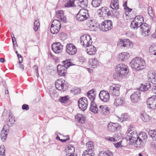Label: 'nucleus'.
Instances as JSON below:
<instances>
[{"mask_svg": "<svg viewBox=\"0 0 156 156\" xmlns=\"http://www.w3.org/2000/svg\"><path fill=\"white\" fill-rule=\"evenodd\" d=\"M10 125H13L15 122V119L14 117L10 115Z\"/></svg>", "mask_w": 156, "mask_h": 156, "instance_id": "bf43d9fd", "label": "nucleus"}, {"mask_svg": "<svg viewBox=\"0 0 156 156\" xmlns=\"http://www.w3.org/2000/svg\"><path fill=\"white\" fill-rule=\"evenodd\" d=\"M156 48V45H151L149 48V51L151 53L153 54L154 52L155 51Z\"/></svg>", "mask_w": 156, "mask_h": 156, "instance_id": "4d7b16f0", "label": "nucleus"}, {"mask_svg": "<svg viewBox=\"0 0 156 156\" xmlns=\"http://www.w3.org/2000/svg\"><path fill=\"white\" fill-rule=\"evenodd\" d=\"M105 138L106 140H109L110 141H115V139L113 137L107 136Z\"/></svg>", "mask_w": 156, "mask_h": 156, "instance_id": "e2e57ef3", "label": "nucleus"}, {"mask_svg": "<svg viewBox=\"0 0 156 156\" xmlns=\"http://www.w3.org/2000/svg\"><path fill=\"white\" fill-rule=\"evenodd\" d=\"M69 98L68 96H65L63 97H61L59 99L60 102L62 103H65L68 101Z\"/></svg>", "mask_w": 156, "mask_h": 156, "instance_id": "603ef678", "label": "nucleus"}, {"mask_svg": "<svg viewBox=\"0 0 156 156\" xmlns=\"http://www.w3.org/2000/svg\"><path fill=\"white\" fill-rule=\"evenodd\" d=\"M142 35L144 37H146L150 35L151 33V27L150 25L146 23H143L140 27Z\"/></svg>", "mask_w": 156, "mask_h": 156, "instance_id": "1a4fd4ad", "label": "nucleus"}, {"mask_svg": "<svg viewBox=\"0 0 156 156\" xmlns=\"http://www.w3.org/2000/svg\"><path fill=\"white\" fill-rule=\"evenodd\" d=\"M22 108L23 110H28L29 109V105L26 104H24L23 105Z\"/></svg>", "mask_w": 156, "mask_h": 156, "instance_id": "680f3d73", "label": "nucleus"}, {"mask_svg": "<svg viewBox=\"0 0 156 156\" xmlns=\"http://www.w3.org/2000/svg\"><path fill=\"white\" fill-rule=\"evenodd\" d=\"M134 143H135L136 145V147H142L144 146L145 143L138 136L136 137V140L134 141L133 144Z\"/></svg>", "mask_w": 156, "mask_h": 156, "instance_id": "2f4dec72", "label": "nucleus"}, {"mask_svg": "<svg viewBox=\"0 0 156 156\" xmlns=\"http://www.w3.org/2000/svg\"><path fill=\"white\" fill-rule=\"evenodd\" d=\"M100 112L104 115H106L109 113V109L106 105H101L99 107Z\"/></svg>", "mask_w": 156, "mask_h": 156, "instance_id": "cd10ccee", "label": "nucleus"}, {"mask_svg": "<svg viewBox=\"0 0 156 156\" xmlns=\"http://www.w3.org/2000/svg\"><path fill=\"white\" fill-rule=\"evenodd\" d=\"M88 104L87 100L86 97H83L81 98L78 100L79 108L80 110L83 111L87 109Z\"/></svg>", "mask_w": 156, "mask_h": 156, "instance_id": "4468645a", "label": "nucleus"}, {"mask_svg": "<svg viewBox=\"0 0 156 156\" xmlns=\"http://www.w3.org/2000/svg\"><path fill=\"white\" fill-rule=\"evenodd\" d=\"M140 117L142 120L144 122H147L151 119V117L144 112L141 113Z\"/></svg>", "mask_w": 156, "mask_h": 156, "instance_id": "c9c22d12", "label": "nucleus"}, {"mask_svg": "<svg viewBox=\"0 0 156 156\" xmlns=\"http://www.w3.org/2000/svg\"><path fill=\"white\" fill-rule=\"evenodd\" d=\"M140 93L139 90L134 92L131 96V99L134 103L139 102L140 100Z\"/></svg>", "mask_w": 156, "mask_h": 156, "instance_id": "aec40b11", "label": "nucleus"}, {"mask_svg": "<svg viewBox=\"0 0 156 156\" xmlns=\"http://www.w3.org/2000/svg\"><path fill=\"white\" fill-rule=\"evenodd\" d=\"M87 48L86 51L87 53L90 55H91L94 54L96 53L95 48L93 45H89Z\"/></svg>", "mask_w": 156, "mask_h": 156, "instance_id": "bb28decb", "label": "nucleus"}, {"mask_svg": "<svg viewBox=\"0 0 156 156\" xmlns=\"http://www.w3.org/2000/svg\"><path fill=\"white\" fill-rule=\"evenodd\" d=\"M132 68L136 71H140L144 69L146 67V63L144 60L138 57L133 59L130 63Z\"/></svg>", "mask_w": 156, "mask_h": 156, "instance_id": "f257e3e1", "label": "nucleus"}, {"mask_svg": "<svg viewBox=\"0 0 156 156\" xmlns=\"http://www.w3.org/2000/svg\"><path fill=\"white\" fill-rule=\"evenodd\" d=\"M99 96L103 102H107L110 99V94L107 91L101 90L99 93Z\"/></svg>", "mask_w": 156, "mask_h": 156, "instance_id": "2eb2a0df", "label": "nucleus"}, {"mask_svg": "<svg viewBox=\"0 0 156 156\" xmlns=\"http://www.w3.org/2000/svg\"><path fill=\"white\" fill-rule=\"evenodd\" d=\"M67 138L66 139H60V141H61L62 142H65L66 141H67L69 140V136H67Z\"/></svg>", "mask_w": 156, "mask_h": 156, "instance_id": "774afa93", "label": "nucleus"}, {"mask_svg": "<svg viewBox=\"0 0 156 156\" xmlns=\"http://www.w3.org/2000/svg\"><path fill=\"white\" fill-rule=\"evenodd\" d=\"M98 27L100 30L103 31H107L112 28V23L110 20H106L99 24Z\"/></svg>", "mask_w": 156, "mask_h": 156, "instance_id": "20e7f679", "label": "nucleus"}, {"mask_svg": "<svg viewBox=\"0 0 156 156\" xmlns=\"http://www.w3.org/2000/svg\"><path fill=\"white\" fill-rule=\"evenodd\" d=\"M76 121L80 123H84L85 122V118L83 115L80 114H77L75 116Z\"/></svg>", "mask_w": 156, "mask_h": 156, "instance_id": "c756f323", "label": "nucleus"}, {"mask_svg": "<svg viewBox=\"0 0 156 156\" xmlns=\"http://www.w3.org/2000/svg\"><path fill=\"white\" fill-rule=\"evenodd\" d=\"M5 95L7 97H9V91L8 89L6 87H5Z\"/></svg>", "mask_w": 156, "mask_h": 156, "instance_id": "0e129e2a", "label": "nucleus"}, {"mask_svg": "<svg viewBox=\"0 0 156 156\" xmlns=\"http://www.w3.org/2000/svg\"><path fill=\"white\" fill-rule=\"evenodd\" d=\"M116 72L113 75L115 79H117L127 74L129 72L127 66L124 64L118 65L115 68Z\"/></svg>", "mask_w": 156, "mask_h": 156, "instance_id": "f03ea898", "label": "nucleus"}, {"mask_svg": "<svg viewBox=\"0 0 156 156\" xmlns=\"http://www.w3.org/2000/svg\"><path fill=\"white\" fill-rule=\"evenodd\" d=\"M81 91V90L78 88H73L70 90L71 93L75 95L80 93Z\"/></svg>", "mask_w": 156, "mask_h": 156, "instance_id": "3c124183", "label": "nucleus"}, {"mask_svg": "<svg viewBox=\"0 0 156 156\" xmlns=\"http://www.w3.org/2000/svg\"><path fill=\"white\" fill-rule=\"evenodd\" d=\"M77 5L82 8H84L86 7L88 4V1L87 0H77Z\"/></svg>", "mask_w": 156, "mask_h": 156, "instance_id": "7c9ffc66", "label": "nucleus"}, {"mask_svg": "<svg viewBox=\"0 0 156 156\" xmlns=\"http://www.w3.org/2000/svg\"><path fill=\"white\" fill-rule=\"evenodd\" d=\"M60 27L58 28L56 26L51 25L50 31L52 34H55L57 33L60 30Z\"/></svg>", "mask_w": 156, "mask_h": 156, "instance_id": "a19ab883", "label": "nucleus"}, {"mask_svg": "<svg viewBox=\"0 0 156 156\" xmlns=\"http://www.w3.org/2000/svg\"><path fill=\"white\" fill-rule=\"evenodd\" d=\"M55 86L56 88L58 90L64 91L67 88L68 84L63 79H61L56 81Z\"/></svg>", "mask_w": 156, "mask_h": 156, "instance_id": "39448f33", "label": "nucleus"}, {"mask_svg": "<svg viewBox=\"0 0 156 156\" xmlns=\"http://www.w3.org/2000/svg\"><path fill=\"white\" fill-rule=\"evenodd\" d=\"M99 25L95 22L94 24H91V25H89V28L91 31H95L98 29V27Z\"/></svg>", "mask_w": 156, "mask_h": 156, "instance_id": "a18cd8bd", "label": "nucleus"}, {"mask_svg": "<svg viewBox=\"0 0 156 156\" xmlns=\"http://www.w3.org/2000/svg\"><path fill=\"white\" fill-rule=\"evenodd\" d=\"M75 0H63L64 2H65L64 6L65 7L70 8L75 6L74 2Z\"/></svg>", "mask_w": 156, "mask_h": 156, "instance_id": "c85d7f7f", "label": "nucleus"}, {"mask_svg": "<svg viewBox=\"0 0 156 156\" xmlns=\"http://www.w3.org/2000/svg\"><path fill=\"white\" fill-rule=\"evenodd\" d=\"M129 57V55L128 53L123 52L119 54L118 56L119 60L122 61L126 60Z\"/></svg>", "mask_w": 156, "mask_h": 156, "instance_id": "a878e982", "label": "nucleus"}, {"mask_svg": "<svg viewBox=\"0 0 156 156\" xmlns=\"http://www.w3.org/2000/svg\"><path fill=\"white\" fill-rule=\"evenodd\" d=\"M40 23L39 20H37L35 21L34 23V30L35 31H37L38 28L40 27Z\"/></svg>", "mask_w": 156, "mask_h": 156, "instance_id": "09e8293b", "label": "nucleus"}, {"mask_svg": "<svg viewBox=\"0 0 156 156\" xmlns=\"http://www.w3.org/2000/svg\"><path fill=\"white\" fill-rule=\"evenodd\" d=\"M147 105L148 108L156 109V96H153L148 98L147 101Z\"/></svg>", "mask_w": 156, "mask_h": 156, "instance_id": "ddd939ff", "label": "nucleus"}, {"mask_svg": "<svg viewBox=\"0 0 156 156\" xmlns=\"http://www.w3.org/2000/svg\"><path fill=\"white\" fill-rule=\"evenodd\" d=\"M66 150L68 151L67 152L68 155L75 154L74 153L75 150V148L72 145H69L68 146L67 148H66Z\"/></svg>", "mask_w": 156, "mask_h": 156, "instance_id": "58836bf2", "label": "nucleus"}, {"mask_svg": "<svg viewBox=\"0 0 156 156\" xmlns=\"http://www.w3.org/2000/svg\"><path fill=\"white\" fill-rule=\"evenodd\" d=\"M127 131L126 140L127 141L129 140L131 144H133L137 136L136 132L133 130L129 129H128Z\"/></svg>", "mask_w": 156, "mask_h": 156, "instance_id": "6e6552de", "label": "nucleus"}, {"mask_svg": "<svg viewBox=\"0 0 156 156\" xmlns=\"http://www.w3.org/2000/svg\"><path fill=\"white\" fill-rule=\"evenodd\" d=\"M95 22V21L94 20H89L87 22V25L89 27V25H91V24H94Z\"/></svg>", "mask_w": 156, "mask_h": 156, "instance_id": "13d9d810", "label": "nucleus"}, {"mask_svg": "<svg viewBox=\"0 0 156 156\" xmlns=\"http://www.w3.org/2000/svg\"><path fill=\"white\" fill-rule=\"evenodd\" d=\"M151 87V84L149 81L146 82L144 84H141L140 87V90L143 91H147Z\"/></svg>", "mask_w": 156, "mask_h": 156, "instance_id": "393cba45", "label": "nucleus"}, {"mask_svg": "<svg viewBox=\"0 0 156 156\" xmlns=\"http://www.w3.org/2000/svg\"><path fill=\"white\" fill-rule=\"evenodd\" d=\"M108 130L112 132H117L121 129V125L117 123L110 122L107 126Z\"/></svg>", "mask_w": 156, "mask_h": 156, "instance_id": "9d476101", "label": "nucleus"}, {"mask_svg": "<svg viewBox=\"0 0 156 156\" xmlns=\"http://www.w3.org/2000/svg\"><path fill=\"white\" fill-rule=\"evenodd\" d=\"M94 151L91 149L90 150H86L83 151V156H95V153L94 152Z\"/></svg>", "mask_w": 156, "mask_h": 156, "instance_id": "e433bc0d", "label": "nucleus"}, {"mask_svg": "<svg viewBox=\"0 0 156 156\" xmlns=\"http://www.w3.org/2000/svg\"><path fill=\"white\" fill-rule=\"evenodd\" d=\"M118 117L119 118L118 119L119 121L122 122L123 121L126 120L128 119V116L127 113H125L122 114L120 118L119 117Z\"/></svg>", "mask_w": 156, "mask_h": 156, "instance_id": "37998d69", "label": "nucleus"}, {"mask_svg": "<svg viewBox=\"0 0 156 156\" xmlns=\"http://www.w3.org/2000/svg\"><path fill=\"white\" fill-rule=\"evenodd\" d=\"M93 143V142L90 141L86 144V146L88 148L87 150H90V151L92 149V151H94V148Z\"/></svg>", "mask_w": 156, "mask_h": 156, "instance_id": "de8ad7c7", "label": "nucleus"}, {"mask_svg": "<svg viewBox=\"0 0 156 156\" xmlns=\"http://www.w3.org/2000/svg\"><path fill=\"white\" fill-rule=\"evenodd\" d=\"M89 16L88 11L86 9H81L76 16V20L82 21L87 19Z\"/></svg>", "mask_w": 156, "mask_h": 156, "instance_id": "0eeeda50", "label": "nucleus"}, {"mask_svg": "<svg viewBox=\"0 0 156 156\" xmlns=\"http://www.w3.org/2000/svg\"><path fill=\"white\" fill-rule=\"evenodd\" d=\"M113 153L109 151H102L99 153V156H113Z\"/></svg>", "mask_w": 156, "mask_h": 156, "instance_id": "4c0bfd02", "label": "nucleus"}, {"mask_svg": "<svg viewBox=\"0 0 156 156\" xmlns=\"http://www.w3.org/2000/svg\"><path fill=\"white\" fill-rule=\"evenodd\" d=\"M66 51L69 55H73L76 53L77 49L73 44L69 43L66 45Z\"/></svg>", "mask_w": 156, "mask_h": 156, "instance_id": "dca6fc26", "label": "nucleus"}, {"mask_svg": "<svg viewBox=\"0 0 156 156\" xmlns=\"http://www.w3.org/2000/svg\"><path fill=\"white\" fill-rule=\"evenodd\" d=\"M63 45L60 42H55L52 45V49L53 51L56 53H61L62 51Z\"/></svg>", "mask_w": 156, "mask_h": 156, "instance_id": "f3484780", "label": "nucleus"}, {"mask_svg": "<svg viewBox=\"0 0 156 156\" xmlns=\"http://www.w3.org/2000/svg\"><path fill=\"white\" fill-rule=\"evenodd\" d=\"M89 65L91 68H96L99 64V62L96 58L90 59L89 61Z\"/></svg>", "mask_w": 156, "mask_h": 156, "instance_id": "5701e85b", "label": "nucleus"}, {"mask_svg": "<svg viewBox=\"0 0 156 156\" xmlns=\"http://www.w3.org/2000/svg\"><path fill=\"white\" fill-rule=\"evenodd\" d=\"M71 59H68L62 62V65H58L57 66V71L59 75L64 76L67 74V68L69 66H73L71 62Z\"/></svg>", "mask_w": 156, "mask_h": 156, "instance_id": "7ed1b4c3", "label": "nucleus"}, {"mask_svg": "<svg viewBox=\"0 0 156 156\" xmlns=\"http://www.w3.org/2000/svg\"><path fill=\"white\" fill-rule=\"evenodd\" d=\"M151 147L154 149L156 148V142H152L151 144Z\"/></svg>", "mask_w": 156, "mask_h": 156, "instance_id": "69168bd1", "label": "nucleus"}, {"mask_svg": "<svg viewBox=\"0 0 156 156\" xmlns=\"http://www.w3.org/2000/svg\"><path fill=\"white\" fill-rule=\"evenodd\" d=\"M80 39L81 45L85 47L89 46L92 43L91 38L88 35L86 34L83 35L81 37Z\"/></svg>", "mask_w": 156, "mask_h": 156, "instance_id": "423d86ee", "label": "nucleus"}, {"mask_svg": "<svg viewBox=\"0 0 156 156\" xmlns=\"http://www.w3.org/2000/svg\"><path fill=\"white\" fill-rule=\"evenodd\" d=\"M101 2L102 0H92L91 4L93 7H97L100 5Z\"/></svg>", "mask_w": 156, "mask_h": 156, "instance_id": "c03bdc74", "label": "nucleus"}, {"mask_svg": "<svg viewBox=\"0 0 156 156\" xmlns=\"http://www.w3.org/2000/svg\"><path fill=\"white\" fill-rule=\"evenodd\" d=\"M95 89H93L89 91L87 94L88 98L91 101H94L96 97V92Z\"/></svg>", "mask_w": 156, "mask_h": 156, "instance_id": "b1692460", "label": "nucleus"}, {"mask_svg": "<svg viewBox=\"0 0 156 156\" xmlns=\"http://www.w3.org/2000/svg\"><path fill=\"white\" fill-rule=\"evenodd\" d=\"M119 0H112L110 6L112 9H119Z\"/></svg>", "mask_w": 156, "mask_h": 156, "instance_id": "f704fd0d", "label": "nucleus"}, {"mask_svg": "<svg viewBox=\"0 0 156 156\" xmlns=\"http://www.w3.org/2000/svg\"><path fill=\"white\" fill-rule=\"evenodd\" d=\"M7 127L9 128L8 125H5L4 126L1 132L0 136L2 140L4 141L6 140L7 138V136L8 133L9 129Z\"/></svg>", "mask_w": 156, "mask_h": 156, "instance_id": "6ab92c4d", "label": "nucleus"}, {"mask_svg": "<svg viewBox=\"0 0 156 156\" xmlns=\"http://www.w3.org/2000/svg\"><path fill=\"white\" fill-rule=\"evenodd\" d=\"M98 13L100 16L105 17L110 15L111 13L109 9L107 7H102L98 11Z\"/></svg>", "mask_w": 156, "mask_h": 156, "instance_id": "a211bd4d", "label": "nucleus"}, {"mask_svg": "<svg viewBox=\"0 0 156 156\" xmlns=\"http://www.w3.org/2000/svg\"><path fill=\"white\" fill-rule=\"evenodd\" d=\"M52 25H54L56 26L58 28L60 27V29L61 28V24L60 21L58 20H53L51 24Z\"/></svg>", "mask_w": 156, "mask_h": 156, "instance_id": "49530a36", "label": "nucleus"}, {"mask_svg": "<svg viewBox=\"0 0 156 156\" xmlns=\"http://www.w3.org/2000/svg\"><path fill=\"white\" fill-rule=\"evenodd\" d=\"M125 102V100L123 97H117L115 100L114 105L115 106H122Z\"/></svg>", "mask_w": 156, "mask_h": 156, "instance_id": "4be33fe9", "label": "nucleus"}, {"mask_svg": "<svg viewBox=\"0 0 156 156\" xmlns=\"http://www.w3.org/2000/svg\"><path fill=\"white\" fill-rule=\"evenodd\" d=\"M151 83L154 84H156V78L154 76V78H152L151 80Z\"/></svg>", "mask_w": 156, "mask_h": 156, "instance_id": "338daca9", "label": "nucleus"}, {"mask_svg": "<svg viewBox=\"0 0 156 156\" xmlns=\"http://www.w3.org/2000/svg\"><path fill=\"white\" fill-rule=\"evenodd\" d=\"M127 2H126L123 4V6L124 7V9L128 12H131L132 10V9L129 8L127 5Z\"/></svg>", "mask_w": 156, "mask_h": 156, "instance_id": "5fc2aeb1", "label": "nucleus"}, {"mask_svg": "<svg viewBox=\"0 0 156 156\" xmlns=\"http://www.w3.org/2000/svg\"><path fill=\"white\" fill-rule=\"evenodd\" d=\"M148 11L149 15L151 16L153 15L152 8L151 7H149L148 8Z\"/></svg>", "mask_w": 156, "mask_h": 156, "instance_id": "052dcab7", "label": "nucleus"}, {"mask_svg": "<svg viewBox=\"0 0 156 156\" xmlns=\"http://www.w3.org/2000/svg\"><path fill=\"white\" fill-rule=\"evenodd\" d=\"M118 46L120 47H123L129 48L133 46V44L128 39H121L119 40L117 43Z\"/></svg>", "mask_w": 156, "mask_h": 156, "instance_id": "f8f14e48", "label": "nucleus"}, {"mask_svg": "<svg viewBox=\"0 0 156 156\" xmlns=\"http://www.w3.org/2000/svg\"><path fill=\"white\" fill-rule=\"evenodd\" d=\"M56 17L64 23L66 22V17L64 16V12L62 10H58L56 12Z\"/></svg>", "mask_w": 156, "mask_h": 156, "instance_id": "412c9836", "label": "nucleus"}, {"mask_svg": "<svg viewBox=\"0 0 156 156\" xmlns=\"http://www.w3.org/2000/svg\"><path fill=\"white\" fill-rule=\"evenodd\" d=\"M5 152V148L3 145L0 146V156H4Z\"/></svg>", "mask_w": 156, "mask_h": 156, "instance_id": "864d4df0", "label": "nucleus"}, {"mask_svg": "<svg viewBox=\"0 0 156 156\" xmlns=\"http://www.w3.org/2000/svg\"><path fill=\"white\" fill-rule=\"evenodd\" d=\"M90 109V111L94 113H97L98 110L97 105L94 101H91V102Z\"/></svg>", "mask_w": 156, "mask_h": 156, "instance_id": "72a5a7b5", "label": "nucleus"}, {"mask_svg": "<svg viewBox=\"0 0 156 156\" xmlns=\"http://www.w3.org/2000/svg\"><path fill=\"white\" fill-rule=\"evenodd\" d=\"M135 22H136L138 24V25L140 26V27L143 24V23L144 22V18L143 17L141 16H137L135 17L134 19Z\"/></svg>", "mask_w": 156, "mask_h": 156, "instance_id": "473e14b6", "label": "nucleus"}, {"mask_svg": "<svg viewBox=\"0 0 156 156\" xmlns=\"http://www.w3.org/2000/svg\"><path fill=\"white\" fill-rule=\"evenodd\" d=\"M148 134L150 136L155 139L156 136V130H150L148 132Z\"/></svg>", "mask_w": 156, "mask_h": 156, "instance_id": "8fccbe9b", "label": "nucleus"}, {"mask_svg": "<svg viewBox=\"0 0 156 156\" xmlns=\"http://www.w3.org/2000/svg\"><path fill=\"white\" fill-rule=\"evenodd\" d=\"M135 21H135V20L134 19L131 23L130 27L131 28L134 30H136L139 27H140V26L138 25V24Z\"/></svg>", "mask_w": 156, "mask_h": 156, "instance_id": "79ce46f5", "label": "nucleus"}, {"mask_svg": "<svg viewBox=\"0 0 156 156\" xmlns=\"http://www.w3.org/2000/svg\"><path fill=\"white\" fill-rule=\"evenodd\" d=\"M138 136L140 139L142 140L144 143L146 142L147 138V134L145 132H141L140 133Z\"/></svg>", "mask_w": 156, "mask_h": 156, "instance_id": "ea45409f", "label": "nucleus"}, {"mask_svg": "<svg viewBox=\"0 0 156 156\" xmlns=\"http://www.w3.org/2000/svg\"><path fill=\"white\" fill-rule=\"evenodd\" d=\"M121 86L119 84H113L110 86L109 92L113 96H118L119 94V89Z\"/></svg>", "mask_w": 156, "mask_h": 156, "instance_id": "9b49d317", "label": "nucleus"}, {"mask_svg": "<svg viewBox=\"0 0 156 156\" xmlns=\"http://www.w3.org/2000/svg\"><path fill=\"white\" fill-rule=\"evenodd\" d=\"M12 37V41L13 44V46L14 48H16V46H17V44L16 43V41L15 38L14 37V35H13V36L12 35H11Z\"/></svg>", "mask_w": 156, "mask_h": 156, "instance_id": "6e6d98bb", "label": "nucleus"}]
</instances>
